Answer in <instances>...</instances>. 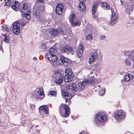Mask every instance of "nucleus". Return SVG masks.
I'll use <instances>...</instances> for the list:
<instances>
[{
	"label": "nucleus",
	"instance_id": "f257e3e1",
	"mask_svg": "<svg viewBox=\"0 0 134 134\" xmlns=\"http://www.w3.org/2000/svg\"><path fill=\"white\" fill-rule=\"evenodd\" d=\"M59 111L61 116L64 118L68 117L70 114V109L67 104H62L60 106Z\"/></svg>",
	"mask_w": 134,
	"mask_h": 134
},
{
	"label": "nucleus",
	"instance_id": "f03ea898",
	"mask_svg": "<svg viewBox=\"0 0 134 134\" xmlns=\"http://www.w3.org/2000/svg\"><path fill=\"white\" fill-rule=\"evenodd\" d=\"M114 117L116 121L118 122L122 121L126 117L125 113L122 110H120L115 112Z\"/></svg>",
	"mask_w": 134,
	"mask_h": 134
},
{
	"label": "nucleus",
	"instance_id": "7ed1b4c3",
	"mask_svg": "<svg viewBox=\"0 0 134 134\" xmlns=\"http://www.w3.org/2000/svg\"><path fill=\"white\" fill-rule=\"evenodd\" d=\"M65 74L64 76V81L66 82H69L71 81L74 77L73 74L71 69H67L65 71Z\"/></svg>",
	"mask_w": 134,
	"mask_h": 134
},
{
	"label": "nucleus",
	"instance_id": "20e7f679",
	"mask_svg": "<svg viewBox=\"0 0 134 134\" xmlns=\"http://www.w3.org/2000/svg\"><path fill=\"white\" fill-rule=\"evenodd\" d=\"M107 119V117L105 115H103L101 113H98L97 114L96 123L98 126H100L102 122L105 121Z\"/></svg>",
	"mask_w": 134,
	"mask_h": 134
},
{
	"label": "nucleus",
	"instance_id": "39448f33",
	"mask_svg": "<svg viewBox=\"0 0 134 134\" xmlns=\"http://www.w3.org/2000/svg\"><path fill=\"white\" fill-rule=\"evenodd\" d=\"M94 80L93 79H86L82 82H79L78 83V86L81 89H83L87 85L92 84L94 83Z\"/></svg>",
	"mask_w": 134,
	"mask_h": 134
},
{
	"label": "nucleus",
	"instance_id": "423d86ee",
	"mask_svg": "<svg viewBox=\"0 0 134 134\" xmlns=\"http://www.w3.org/2000/svg\"><path fill=\"white\" fill-rule=\"evenodd\" d=\"M44 9V7L42 6H40L38 7L35 6L33 8V14L37 19H39L40 18V14Z\"/></svg>",
	"mask_w": 134,
	"mask_h": 134
},
{
	"label": "nucleus",
	"instance_id": "0eeeda50",
	"mask_svg": "<svg viewBox=\"0 0 134 134\" xmlns=\"http://www.w3.org/2000/svg\"><path fill=\"white\" fill-rule=\"evenodd\" d=\"M111 10L112 16L111 19L109 21L110 25L111 26H113L115 24L118 20V15L112 9H110Z\"/></svg>",
	"mask_w": 134,
	"mask_h": 134
},
{
	"label": "nucleus",
	"instance_id": "6e6552de",
	"mask_svg": "<svg viewBox=\"0 0 134 134\" xmlns=\"http://www.w3.org/2000/svg\"><path fill=\"white\" fill-rule=\"evenodd\" d=\"M76 15L74 14H72L69 18V21L71 26L74 27L76 25H79L80 24V22L76 20Z\"/></svg>",
	"mask_w": 134,
	"mask_h": 134
},
{
	"label": "nucleus",
	"instance_id": "1a4fd4ad",
	"mask_svg": "<svg viewBox=\"0 0 134 134\" xmlns=\"http://www.w3.org/2000/svg\"><path fill=\"white\" fill-rule=\"evenodd\" d=\"M12 30L14 33L16 35H19L20 33V23L17 21L14 22L13 24Z\"/></svg>",
	"mask_w": 134,
	"mask_h": 134
},
{
	"label": "nucleus",
	"instance_id": "9d476101",
	"mask_svg": "<svg viewBox=\"0 0 134 134\" xmlns=\"http://www.w3.org/2000/svg\"><path fill=\"white\" fill-rule=\"evenodd\" d=\"M62 94L63 97L65 99V101L66 103L71 98V96L70 94L68 93L66 90H63L62 92Z\"/></svg>",
	"mask_w": 134,
	"mask_h": 134
},
{
	"label": "nucleus",
	"instance_id": "9b49d317",
	"mask_svg": "<svg viewBox=\"0 0 134 134\" xmlns=\"http://www.w3.org/2000/svg\"><path fill=\"white\" fill-rule=\"evenodd\" d=\"M38 109L40 113L43 112L45 114V115H47L49 113V109L47 105H42Z\"/></svg>",
	"mask_w": 134,
	"mask_h": 134
},
{
	"label": "nucleus",
	"instance_id": "f8f14e48",
	"mask_svg": "<svg viewBox=\"0 0 134 134\" xmlns=\"http://www.w3.org/2000/svg\"><path fill=\"white\" fill-rule=\"evenodd\" d=\"M44 97L43 89L42 88H40L37 92L36 98L37 99L41 100L44 98Z\"/></svg>",
	"mask_w": 134,
	"mask_h": 134
},
{
	"label": "nucleus",
	"instance_id": "ddd939ff",
	"mask_svg": "<svg viewBox=\"0 0 134 134\" xmlns=\"http://www.w3.org/2000/svg\"><path fill=\"white\" fill-rule=\"evenodd\" d=\"M51 62L52 63V64L53 66L56 67L57 65V63L58 60V57L57 56L55 55L52 54L51 53Z\"/></svg>",
	"mask_w": 134,
	"mask_h": 134
},
{
	"label": "nucleus",
	"instance_id": "4468645a",
	"mask_svg": "<svg viewBox=\"0 0 134 134\" xmlns=\"http://www.w3.org/2000/svg\"><path fill=\"white\" fill-rule=\"evenodd\" d=\"M63 8V4L62 3L57 5L56 7L55 10L56 14L59 15H61L62 13V11Z\"/></svg>",
	"mask_w": 134,
	"mask_h": 134
},
{
	"label": "nucleus",
	"instance_id": "2eb2a0df",
	"mask_svg": "<svg viewBox=\"0 0 134 134\" xmlns=\"http://www.w3.org/2000/svg\"><path fill=\"white\" fill-rule=\"evenodd\" d=\"M90 55L91 57L89 58L88 61V63L90 64H92L98 58V55L94 54L92 52L91 53Z\"/></svg>",
	"mask_w": 134,
	"mask_h": 134
},
{
	"label": "nucleus",
	"instance_id": "dca6fc26",
	"mask_svg": "<svg viewBox=\"0 0 134 134\" xmlns=\"http://www.w3.org/2000/svg\"><path fill=\"white\" fill-rule=\"evenodd\" d=\"M66 87L68 89L71 90L74 92H75L77 90L76 84L75 83H70L67 85Z\"/></svg>",
	"mask_w": 134,
	"mask_h": 134
},
{
	"label": "nucleus",
	"instance_id": "f3484780",
	"mask_svg": "<svg viewBox=\"0 0 134 134\" xmlns=\"http://www.w3.org/2000/svg\"><path fill=\"white\" fill-rule=\"evenodd\" d=\"M73 50V48L72 47L69 46H66L62 47L61 51L63 53L66 52L67 53L68 52H72Z\"/></svg>",
	"mask_w": 134,
	"mask_h": 134
},
{
	"label": "nucleus",
	"instance_id": "a211bd4d",
	"mask_svg": "<svg viewBox=\"0 0 134 134\" xmlns=\"http://www.w3.org/2000/svg\"><path fill=\"white\" fill-rule=\"evenodd\" d=\"M134 76L133 75H131V74H126L125 75L124 77V79L122 80L121 81L122 82L125 81H129L130 80H131L133 78Z\"/></svg>",
	"mask_w": 134,
	"mask_h": 134
},
{
	"label": "nucleus",
	"instance_id": "6ab92c4d",
	"mask_svg": "<svg viewBox=\"0 0 134 134\" xmlns=\"http://www.w3.org/2000/svg\"><path fill=\"white\" fill-rule=\"evenodd\" d=\"M60 60L62 63V64L66 66L68 65V58L62 57L60 59Z\"/></svg>",
	"mask_w": 134,
	"mask_h": 134
},
{
	"label": "nucleus",
	"instance_id": "aec40b11",
	"mask_svg": "<svg viewBox=\"0 0 134 134\" xmlns=\"http://www.w3.org/2000/svg\"><path fill=\"white\" fill-rule=\"evenodd\" d=\"M30 123V121L29 120H27L25 121L24 120H23V121L22 120L21 124L20 125L24 127L27 126L28 128H31V126L29 125Z\"/></svg>",
	"mask_w": 134,
	"mask_h": 134
},
{
	"label": "nucleus",
	"instance_id": "412c9836",
	"mask_svg": "<svg viewBox=\"0 0 134 134\" xmlns=\"http://www.w3.org/2000/svg\"><path fill=\"white\" fill-rule=\"evenodd\" d=\"M99 91V94L100 96H103L104 93L105 92V88H101L100 86L99 85L97 87Z\"/></svg>",
	"mask_w": 134,
	"mask_h": 134
},
{
	"label": "nucleus",
	"instance_id": "4be33fe9",
	"mask_svg": "<svg viewBox=\"0 0 134 134\" xmlns=\"http://www.w3.org/2000/svg\"><path fill=\"white\" fill-rule=\"evenodd\" d=\"M59 78L57 80H55V83L58 85H60L63 82V76L62 75H59Z\"/></svg>",
	"mask_w": 134,
	"mask_h": 134
},
{
	"label": "nucleus",
	"instance_id": "5701e85b",
	"mask_svg": "<svg viewBox=\"0 0 134 134\" xmlns=\"http://www.w3.org/2000/svg\"><path fill=\"white\" fill-rule=\"evenodd\" d=\"M86 9V7L83 3H80L79 4V10L81 12H83Z\"/></svg>",
	"mask_w": 134,
	"mask_h": 134
},
{
	"label": "nucleus",
	"instance_id": "b1692460",
	"mask_svg": "<svg viewBox=\"0 0 134 134\" xmlns=\"http://www.w3.org/2000/svg\"><path fill=\"white\" fill-rule=\"evenodd\" d=\"M92 69L93 71H97L101 69L100 67V65L99 63H96L94 64L92 67Z\"/></svg>",
	"mask_w": 134,
	"mask_h": 134
},
{
	"label": "nucleus",
	"instance_id": "393cba45",
	"mask_svg": "<svg viewBox=\"0 0 134 134\" xmlns=\"http://www.w3.org/2000/svg\"><path fill=\"white\" fill-rule=\"evenodd\" d=\"M133 8L132 6L128 5L126 7L125 11L126 12L130 14V12H132L133 10Z\"/></svg>",
	"mask_w": 134,
	"mask_h": 134
},
{
	"label": "nucleus",
	"instance_id": "a878e982",
	"mask_svg": "<svg viewBox=\"0 0 134 134\" xmlns=\"http://www.w3.org/2000/svg\"><path fill=\"white\" fill-rule=\"evenodd\" d=\"M128 58L132 62H134V49L132 50L131 52L129 54Z\"/></svg>",
	"mask_w": 134,
	"mask_h": 134
},
{
	"label": "nucleus",
	"instance_id": "bb28decb",
	"mask_svg": "<svg viewBox=\"0 0 134 134\" xmlns=\"http://www.w3.org/2000/svg\"><path fill=\"white\" fill-rule=\"evenodd\" d=\"M19 6V3H18L17 1H15L14 4L12 5V7L14 10H16V9L18 8Z\"/></svg>",
	"mask_w": 134,
	"mask_h": 134
},
{
	"label": "nucleus",
	"instance_id": "cd10ccee",
	"mask_svg": "<svg viewBox=\"0 0 134 134\" xmlns=\"http://www.w3.org/2000/svg\"><path fill=\"white\" fill-rule=\"evenodd\" d=\"M30 11L29 10H27L26 11V12L23 13L22 12L23 14L24 15H25L26 16L27 19L28 20H29L30 19Z\"/></svg>",
	"mask_w": 134,
	"mask_h": 134
},
{
	"label": "nucleus",
	"instance_id": "c85d7f7f",
	"mask_svg": "<svg viewBox=\"0 0 134 134\" xmlns=\"http://www.w3.org/2000/svg\"><path fill=\"white\" fill-rule=\"evenodd\" d=\"M4 42L7 43H9L10 41V37L9 36L7 35L6 34H4Z\"/></svg>",
	"mask_w": 134,
	"mask_h": 134
},
{
	"label": "nucleus",
	"instance_id": "c756f323",
	"mask_svg": "<svg viewBox=\"0 0 134 134\" xmlns=\"http://www.w3.org/2000/svg\"><path fill=\"white\" fill-rule=\"evenodd\" d=\"M45 58L46 59V60L47 59L49 61H50V48L49 49L48 52L46 54Z\"/></svg>",
	"mask_w": 134,
	"mask_h": 134
},
{
	"label": "nucleus",
	"instance_id": "7c9ffc66",
	"mask_svg": "<svg viewBox=\"0 0 134 134\" xmlns=\"http://www.w3.org/2000/svg\"><path fill=\"white\" fill-rule=\"evenodd\" d=\"M102 7L105 9L107 10L109 8V5L106 3H103L102 4Z\"/></svg>",
	"mask_w": 134,
	"mask_h": 134
},
{
	"label": "nucleus",
	"instance_id": "2f4dec72",
	"mask_svg": "<svg viewBox=\"0 0 134 134\" xmlns=\"http://www.w3.org/2000/svg\"><path fill=\"white\" fill-rule=\"evenodd\" d=\"M27 5L25 3H24L23 4V6L22 8V9L21 10V12L22 13V12L24 13V12H26V11H24V10L26 11V10L27 9Z\"/></svg>",
	"mask_w": 134,
	"mask_h": 134
},
{
	"label": "nucleus",
	"instance_id": "473e14b6",
	"mask_svg": "<svg viewBox=\"0 0 134 134\" xmlns=\"http://www.w3.org/2000/svg\"><path fill=\"white\" fill-rule=\"evenodd\" d=\"M40 47L41 48V51H44L47 49V47L46 46L44 43H42L40 46Z\"/></svg>",
	"mask_w": 134,
	"mask_h": 134
},
{
	"label": "nucleus",
	"instance_id": "72a5a7b5",
	"mask_svg": "<svg viewBox=\"0 0 134 134\" xmlns=\"http://www.w3.org/2000/svg\"><path fill=\"white\" fill-rule=\"evenodd\" d=\"M96 4H94L93 5V7L92 8V12L93 14H94L96 12Z\"/></svg>",
	"mask_w": 134,
	"mask_h": 134
},
{
	"label": "nucleus",
	"instance_id": "f704fd0d",
	"mask_svg": "<svg viewBox=\"0 0 134 134\" xmlns=\"http://www.w3.org/2000/svg\"><path fill=\"white\" fill-rule=\"evenodd\" d=\"M57 95V93L55 91H51V96L52 97H56Z\"/></svg>",
	"mask_w": 134,
	"mask_h": 134
},
{
	"label": "nucleus",
	"instance_id": "c9c22d12",
	"mask_svg": "<svg viewBox=\"0 0 134 134\" xmlns=\"http://www.w3.org/2000/svg\"><path fill=\"white\" fill-rule=\"evenodd\" d=\"M51 35L53 36H55L58 35V32L57 29H53L52 32L51 31Z\"/></svg>",
	"mask_w": 134,
	"mask_h": 134
},
{
	"label": "nucleus",
	"instance_id": "e433bc0d",
	"mask_svg": "<svg viewBox=\"0 0 134 134\" xmlns=\"http://www.w3.org/2000/svg\"><path fill=\"white\" fill-rule=\"evenodd\" d=\"M83 52L82 51H81L79 50H78L77 52V56L79 57H81L82 56Z\"/></svg>",
	"mask_w": 134,
	"mask_h": 134
},
{
	"label": "nucleus",
	"instance_id": "4c0bfd02",
	"mask_svg": "<svg viewBox=\"0 0 134 134\" xmlns=\"http://www.w3.org/2000/svg\"><path fill=\"white\" fill-rule=\"evenodd\" d=\"M125 64L128 65H131V62L129 59V58L126 59H125Z\"/></svg>",
	"mask_w": 134,
	"mask_h": 134
},
{
	"label": "nucleus",
	"instance_id": "58836bf2",
	"mask_svg": "<svg viewBox=\"0 0 134 134\" xmlns=\"http://www.w3.org/2000/svg\"><path fill=\"white\" fill-rule=\"evenodd\" d=\"M5 5L8 6L10 5V3H11V0H5Z\"/></svg>",
	"mask_w": 134,
	"mask_h": 134
},
{
	"label": "nucleus",
	"instance_id": "ea45409f",
	"mask_svg": "<svg viewBox=\"0 0 134 134\" xmlns=\"http://www.w3.org/2000/svg\"><path fill=\"white\" fill-rule=\"evenodd\" d=\"M93 37L91 34H89L87 35L86 38V39L88 40H89L91 39H92Z\"/></svg>",
	"mask_w": 134,
	"mask_h": 134
},
{
	"label": "nucleus",
	"instance_id": "a19ab883",
	"mask_svg": "<svg viewBox=\"0 0 134 134\" xmlns=\"http://www.w3.org/2000/svg\"><path fill=\"white\" fill-rule=\"evenodd\" d=\"M58 32V35L59 34H62L63 33V30L61 29H57Z\"/></svg>",
	"mask_w": 134,
	"mask_h": 134
},
{
	"label": "nucleus",
	"instance_id": "79ce46f5",
	"mask_svg": "<svg viewBox=\"0 0 134 134\" xmlns=\"http://www.w3.org/2000/svg\"><path fill=\"white\" fill-rule=\"evenodd\" d=\"M56 52V50L55 48H54V47L51 48V52Z\"/></svg>",
	"mask_w": 134,
	"mask_h": 134
},
{
	"label": "nucleus",
	"instance_id": "37998d69",
	"mask_svg": "<svg viewBox=\"0 0 134 134\" xmlns=\"http://www.w3.org/2000/svg\"><path fill=\"white\" fill-rule=\"evenodd\" d=\"M83 49L84 47L83 44H81L79 47V49L80 50L83 51Z\"/></svg>",
	"mask_w": 134,
	"mask_h": 134
},
{
	"label": "nucleus",
	"instance_id": "c03bdc74",
	"mask_svg": "<svg viewBox=\"0 0 134 134\" xmlns=\"http://www.w3.org/2000/svg\"><path fill=\"white\" fill-rule=\"evenodd\" d=\"M2 27L3 29L4 30H7V25H4L2 26Z\"/></svg>",
	"mask_w": 134,
	"mask_h": 134
},
{
	"label": "nucleus",
	"instance_id": "a18cd8bd",
	"mask_svg": "<svg viewBox=\"0 0 134 134\" xmlns=\"http://www.w3.org/2000/svg\"><path fill=\"white\" fill-rule=\"evenodd\" d=\"M105 36H104L102 35L100 37V38L101 40H103L105 38Z\"/></svg>",
	"mask_w": 134,
	"mask_h": 134
},
{
	"label": "nucleus",
	"instance_id": "49530a36",
	"mask_svg": "<svg viewBox=\"0 0 134 134\" xmlns=\"http://www.w3.org/2000/svg\"><path fill=\"white\" fill-rule=\"evenodd\" d=\"M37 1L40 3H43L44 2V0H37Z\"/></svg>",
	"mask_w": 134,
	"mask_h": 134
},
{
	"label": "nucleus",
	"instance_id": "de8ad7c7",
	"mask_svg": "<svg viewBox=\"0 0 134 134\" xmlns=\"http://www.w3.org/2000/svg\"><path fill=\"white\" fill-rule=\"evenodd\" d=\"M93 18L94 19H96V18H98L95 15V14H93Z\"/></svg>",
	"mask_w": 134,
	"mask_h": 134
},
{
	"label": "nucleus",
	"instance_id": "09e8293b",
	"mask_svg": "<svg viewBox=\"0 0 134 134\" xmlns=\"http://www.w3.org/2000/svg\"><path fill=\"white\" fill-rule=\"evenodd\" d=\"M86 0H81L80 1V3H83V4H84V2H85L86 1Z\"/></svg>",
	"mask_w": 134,
	"mask_h": 134
},
{
	"label": "nucleus",
	"instance_id": "8fccbe9b",
	"mask_svg": "<svg viewBox=\"0 0 134 134\" xmlns=\"http://www.w3.org/2000/svg\"><path fill=\"white\" fill-rule=\"evenodd\" d=\"M33 60L34 61H36L37 60V58H36V57H34L33 58Z\"/></svg>",
	"mask_w": 134,
	"mask_h": 134
},
{
	"label": "nucleus",
	"instance_id": "3c124183",
	"mask_svg": "<svg viewBox=\"0 0 134 134\" xmlns=\"http://www.w3.org/2000/svg\"><path fill=\"white\" fill-rule=\"evenodd\" d=\"M120 1L121 3V4L122 5H124V2L123 1H122L121 0H120Z\"/></svg>",
	"mask_w": 134,
	"mask_h": 134
},
{
	"label": "nucleus",
	"instance_id": "603ef678",
	"mask_svg": "<svg viewBox=\"0 0 134 134\" xmlns=\"http://www.w3.org/2000/svg\"><path fill=\"white\" fill-rule=\"evenodd\" d=\"M59 74V73L57 72H56L55 71H54V74H55V76H56L57 75V74Z\"/></svg>",
	"mask_w": 134,
	"mask_h": 134
},
{
	"label": "nucleus",
	"instance_id": "864d4df0",
	"mask_svg": "<svg viewBox=\"0 0 134 134\" xmlns=\"http://www.w3.org/2000/svg\"><path fill=\"white\" fill-rule=\"evenodd\" d=\"M79 134H85V133L84 132H82L80 133Z\"/></svg>",
	"mask_w": 134,
	"mask_h": 134
},
{
	"label": "nucleus",
	"instance_id": "5fc2aeb1",
	"mask_svg": "<svg viewBox=\"0 0 134 134\" xmlns=\"http://www.w3.org/2000/svg\"><path fill=\"white\" fill-rule=\"evenodd\" d=\"M2 46H0V50H1L2 49Z\"/></svg>",
	"mask_w": 134,
	"mask_h": 134
},
{
	"label": "nucleus",
	"instance_id": "6e6d98bb",
	"mask_svg": "<svg viewBox=\"0 0 134 134\" xmlns=\"http://www.w3.org/2000/svg\"><path fill=\"white\" fill-rule=\"evenodd\" d=\"M25 23H23L22 24V25H23V26H25Z\"/></svg>",
	"mask_w": 134,
	"mask_h": 134
},
{
	"label": "nucleus",
	"instance_id": "4d7b16f0",
	"mask_svg": "<svg viewBox=\"0 0 134 134\" xmlns=\"http://www.w3.org/2000/svg\"><path fill=\"white\" fill-rule=\"evenodd\" d=\"M48 94L49 95H50V91H49V92H48Z\"/></svg>",
	"mask_w": 134,
	"mask_h": 134
},
{
	"label": "nucleus",
	"instance_id": "13d9d810",
	"mask_svg": "<svg viewBox=\"0 0 134 134\" xmlns=\"http://www.w3.org/2000/svg\"><path fill=\"white\" fill-rule=\"evenodd\" d=\"M99 18H96V19H95V20H98Z\"/></svg>",
	"mask_w": 134,
	"mask_h": 134
},
{
	"label": "nucleus",
	"instance_id": "bf43d9fd",
	"mask_svg": "<svg viewBox=\"0 0 134 134\" xmlns=\"http://www.w3.org/2000/svg\"><path fill=\"white\" fill-rule=\"evenodd\" d=\"M132 20L134 21V18L132 19Z\"/></svg>",
	"mask_w": 134,
	"mask_h": 134
},
{
	"label": "nucleus",
	"instance_id": "052dcab7",
	"mask_svg": "<svg viewBox=\"0 0 134 134\" xmlns=\"http://www.w3.org/2000/svg\"><path fill=\"white\" fill-rule=\"evenodd\" d=\"M92 72H91V74H92Z\"/></svg>",
	"mask_w": 134,
	"mask_h": 134
},
{
	"label": "nucleus",
	"instance_id": "680f3d73",
	"mask_svg": "<svg viewBox=\"0 0 134 134\" xmlns=\"http://www.w3.org/2000/svg\"><path fill=\"white\" fill-rule=\"evenodd\" d=\"M133 6H134V4L133 5Z\"/></svg>",
	"mask_w": 134,
	"mask_h": 134
},
{
	"label": "nucleus",
	"instance_id": "e2e57ef3",
	"mask_svg": "<svg viewBox=\"0 0 134 134\" xmlns=\"http://www.w3.org/2000/svg\"><path fill=\"white\" fill-rule=\"evenodd\" d=\"M79 1H80L81 0H79Z\"/></svg>",
	"mask_w": 134,
	"mask_h": 134
}]
</instances>
